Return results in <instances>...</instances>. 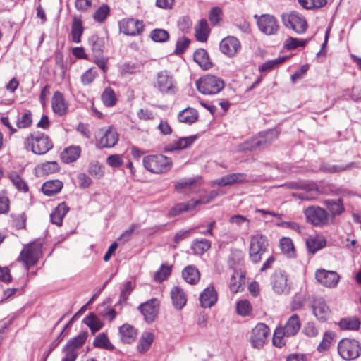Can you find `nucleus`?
I'll return each mask as SVG.
<instances>
[{
	"label": "nucleus",
	"instance_id": "f257e3e1",
	"mask_svg": "<svg viewBox=\"0 0 361 361\" xmlns=\"http://www.w3.org/2000/svg\"><path fill=\"white\" fill-rule=\"evenodd\" d=\"M279 133L276 129L261 132L256 136L241 143L238 147V152L261 150L270 145L277 137Z\"/></svg>",
	"mask_w": 361,
	"mask_h": 361
},
{
	"label": "nucleus",
	"instance_id": "f03ea898",
	"mask_svg": "<svg viewBox=\"0 0 361 361\" xmlns=\"http://www.w3.org/2000/svg\"><path fill=\"white\" fill-rule=\"evenodd\" d=\"M142 164L146 170L156 174L166 173L173 166L171 158L163 154L146 156L142 159Z\"/></svg>",
	"mask_w": 361,
	"mask_h": 361
},
{
	"label": "nucleus",
	"instance_id": "7ed1b4c3",
	"mask_svg": "<svg viewBox=\"0 0 361 361\" xmlns=\"http://www.w3.org/2000/svg\"><path fill=\"white\" fill-rule=\"evenodd\" d=\"M25 145L30 147L35 154H44L53 147V143L49 137L43 133L34 132L30 133L25 140Z\"/></svg>",
	"mask_w": 361,
	"mask_h": 361
},
{
	"label": "nucleus",
	"instance_id": "20e7f679",
	"mask_svg": "<svg viewBox=\"0 0 361 361\" xmlns=\"http://www.w3.org/2000/svg\"><path fill=\"white\" fill-rule=\"evenodd\" d=\"M154 87L163 94H174L178 90L177 83L173 75L166 70L158 72Z\"/></svg>",
	"mask_w": 361,
	"mask_h": 361
},
{
	"label": "nucleus",
	"instance_id": "39448f33",
	"mask_svg": "<svg viewBox=\"0 0 361 361\" xmlns=\"http://www.w3.org/2000/svg\"><path fill=\"white\" fill-rule=\"evenodd\" d=\"M338 353L345 360H353L361 355V343L351 338H343L338 343Z\"/></svg>",
	"mask_w": 361,
	"mask_h": 361
},
{
	"label": "nucleus",
	"instance_id": "423d86ee",
	"mask_svg": "<svg viewBox=\"0 0 361 361\" xmlns=\"http://www.w3.org/2000/svg\"><path fill=\"white\" fill-rule=\"evenodd\" d=\"M196 87L203 94H215L224 87V82L216 76L207 75L196 81Z\"/></svg>",
	"mask_w": 361,
	"mask_h": 361
},
{
	"label": "nucleus",
	"instance_id": "0eeeda50",
	"mask_svg": "<svg viewBox=\"0 0 361 361\" xmlns=\"http://www.w3.org/2000/svg\"><path fill=\"white\" fill-rule=\"evenodd\" d=\"M269 246L268 240L262 234H255L250 237L249 257L253 263L261 261L262 255L267 252Z\"/></svg>",
	"mask_w": 361,
	"mask_h": 361
},
{
	"label": "nucleus",
	"instance_id": "6e6552de",
	"mask_svg": "<svg viewBox=\"0 0 361 361\" xmlns=\"http://www.w3.org/2000/svg\"><path fill=\"white\" fill-rule=\"evenodd\" d=\"M281 20L283 25L290 28L297 34H303L307 29V23L305 17L296 11L283 13Z\"/></svg>",
	"mask_w": 361,
	"mask_h": 361
},
{
	"label": "nucleus",
	"instance_id": "1a4fd4ad",
	"mask_svg": "<svg viewBox=\"0 0 361 361\" xmlns=\"http://www.w3.org/2000/svg\"><path fill=\"white\" fill-rule=\"evenodd\" d=\"M306 221L315 226L328 224L329 214L319 206H310L304 210Z\"/></svg>",
	"mask_w": 361,
	"mask_h": 361
},
{
	"label": "nucleus",
	"instance_id": "9d476101",
	"mask_svg": "<svg viewBox=\"0 0 361 361\" xmlns=\"http://www.w3.org/2000/svg\"><path fill=\"white\" fill-rule=\"evenodd\" d=\"M254 18L257 20L259 30L264 35H274L278 32L279 25L274 16L270 14L258 16L255 14Z\"/></svg>",
	"mask_w": 361,
	"mask_h": 361
},
{
	"label": "nucleus",
	"instance_id": "9b49d317",
	"mask_svg": "<svg viewBox=\"0 0 361 361\" xmlns=\"http://www.w3.org/2000/svg\"><path fill=\"white\" fill-rule=\"evenodd\" d=\"M269 335V329L264 323H258L252 330L250 342L253 348L259 349L263 347Z\"/></svg>",
	"mask_w": 361,
	"mask_h": 361
},
{
	"label": "nucleus",
	"instance_id": "f8f14e48",
	"mask_svg": "<svg viewBox=\"0 0 361 361\" xmlns=\"http://www.w3.org/2000/svg\"><path fill=\"white\" fill-rule=\"evenodd\" d=\"M201 185V178H184L175 184V189L179 193L192 194L199 191Z\"/></svg>",
	"mask_w": 361,
	"mask_h": 361
},
{
	"label": "nucleus",
	"instance_id": "ddd939ff",
	"mask_svg": "<svg viewBox=\"0 0 361 361\" xmlns=\"http://www.w3.org/2000/svg\"><path fill=\"white\" fill-rule=\"evenodd\" d=\"M315 278L321 285L330 288L336 287L340 281V276L336 271L323 269L316 271Z\"/></svg>",
	"mask_w": 361,
	"mask_h": 361
},
{
	"label": "nucleus",
	"instance_id": "4468645a",
	"mask_svg": "<svg viewBox=\"0 0 361 361\" xmlns=\"http://www.w3.org/2000/svg\"><path fill=\"white\" fill-rule=\"evenodd\" d=\"M97 140V146L99 148H110L114 147L118 142V134L111 127L107 129H100Z\"/></svg>",
	"mask_w": 361,
	"mask_h": 361
},
{
	"label": "nucleus",
	"instance_id": "2eb2a0df",
	"mask_svg": "<svg viewBox=\"0 0 361 361\" xmlns=\"http://www.w3.org/2000/svg\"><path fill=\"white\" fill-rule=\"evenodd\" d=\"M248 181L247 175L245 173H233L222 176L212 182V185L221 187L241 184Z\"/></svg>",
	"mask_w": 361,
	"mask_h": 361
},
{
	"label": "nucleus",
	"instance_id": "dca6fc26",
	"mask_svg": "<svg viewBox=\"0 0 361 361\" xmlns=\"http://www.w3.org/2000/svg\"><path fill=\"white\" fill-rule=\"evenodd\" d=\"M312 309L315 317L321 322L327 320L330 316L331 310L329 307L322 298H315L313 299Z\"/></svg>",
	"mask_w": 361,
	"mask_h": 361
},
{
	"label": "nucleus",
	"instance_id": "f3484780",
	"mask_svg": "<svg viewBox=\"0 0 361 361\" xmlns=\"http://www.w3.org/2000/svg\"><path fill=\"white\" fill-rule=\"evenodd\" d=\"M143 27L142 22L133 18L123 19L119 23L120 30L126 35H140L142 32Z\"/></svg>",
	"mask_w": 361,
	"mask_h": 361
},
{
	"label": "nucleus",
	"instance_id": "a211bd4d",
	"mask_svg": "<svg viewBox=\"0 0 361 361\" xmlns=\"http://www.w3.org/2000/svg\"><path fill=\"white\" fill-rule=\"evenodd\" d=\"M138 309L144 316L147 322H152L158 314L159 302L157 299H152L141 304Z\"/></svg>",
	"mask_w": 361,
	"mask_h": 361
},
{
	"label": "nucleus",
	"instance_id": "6ab92c4d",
	"mask_svg": "<svg viewBox=\"0 0 361 361\" xmlns=\"http://www.w3.org/2000/svg\"><path fill=\"white\" fill-rule=\"evenodd\" d=\"M271 283L274 291L277 294L288 293L287 276L281 271H276L271 276Z\"/></svg>",
	"mask_w": 361,
	"mask_h": 361
},
{
	"label": "nucleus",
	"instance_id": "aec40b11",
	"mask_svg": "<svg viewBox=\"0 0 361 361\" xmlns=\"http://www.w3.org/2000/svg\"><path fill=\"white\" fill-rule=\"evenodd\" d=\"M219 49L224 54L233 56L240 49V43L235 37H227L221 41Z\"/></svg>",
	"mask_w": 361,
	"mask_h": 361
},
{
	"label": "nucleus",
	"instance_id": "412c9836",
	"mask_svg": "<svg viewBox=\"0 0 361 361\" xmlns=\"http://www.w3.org/2000/svg\"><path fill=\"white\" fill-rule=\"evenodd\" d=\"M217 301V293L213 286L206 288L200 295V302L202 307L209 308Z\"/></svg>",
	"mask_w": 361,
	"mask_h": 361
},
{
	"label": "nucleus",
	"instance_id": "4be33fe9",
	"mask_svg": "<svg viewBox=\"0 0 361 361\" xmlns=\"http://www.w3.org/2000/svg\"><path fill=\"white\" fill-rule=\"evenodd\" d=\"M171 298L173 307L178 310H182L187 303L185 291L179 286H174L171 290Z\"/></svg>",
	"mask_w": 361,
	"mask_h": 361
},
{
	"label": "nucleus",
	"instance_id": "5701e85b",
	"mask_svg": "<svg viewBox=\"0 0 361 361\" xmlns=\"http://www.w3.org/2000/svg\"><path fill=\"white\" fill-rule=\"evenodd\" d=\"M197 135L180 137L173 145H169L164 147V152H171L176 150H181L190 147L197 140Z\"/></svg>",
	"mask_w": 361,
	"mask_h": 361
},
{
	"label": "nucleus",
	"instance_id": "b1692460",
	"mask_svg": "<svg viewBox=\"0 0 361 361\" xmlns=\"http://www.w3.org/2000/svg\"><path fill=\"white\" fill-rule=\"evenodd\" d=\"M209 200L202 201V200H190L188 202H182L177 204L170 210V215L172 216H175L178 215L184 212H188L193 208H195L197 205L201 203H207Z\"/></svg>",
	"mask_w": 361,
	"mask_h": 361
},
{
	"label": "nucleus",
	"instance_id": "393cba45",
	"mask_svg": "<svg viewBox=\"0 0 361 361\" xmlns=\"http://www.w3.org/2000/svg\"><path fill=\"white\" fill-rule=\"evenodd\" d=\"M182 276L185 282L195 285L200 279V272L195 265H188L182 271Z\"/></svg>",
	"mask_w": 361,
	"mask_h": 361
},
{
	"label": "nucleus",
	"instance_id": "a878e982",
	"mask_svg": "<svg viewBox=\"0 0 361 361\" xmlns=\"http://www.w3.org/2000/svg\"><path fill=\"white\" fill-rule=\"evenodd\" d=\"M19 258L28 269L37 262V253L35 250L28 246L21 251Z\"/></svg>",
	"mask_w": 361,
	"mask_h": 361
},
{
	"label": "nucleus",
	"instance_id": "bb28decb",
	"mask_svg": "<svg viewBox=\"0 0 361 361\" xmlns=\"http://www.w3.org/2000/svg\"><path fill=\"white\" fill-rule=\"evenodd\" d=\"M52 109L59 116L64 115L68 109L63 95L60 92H55L51 101Z\"/></svg>",
	"mask_w": 361,
	"mask_h": 361
},
{
	"label": "nucleus",
	"instance_id": "cd10ccee",
	"mask_svg": "<svg viewBox=\"0 0 361 361\" xmlns=\"http://www.w3.org/2000/svg\"><path fill=\"white\" fill-rule=\"evenodd\" d=\"M326 245L324 238L319 235H310L306 240L307 248L311 254L314 255L318 250L324 248Z\"/></svg>",
	"mask_w": 361,
	"mask_h": 361
},
{
	"label": "nucleus",
	"instance_id": "c85d7f7f",
	"mask_svg": "<svg viewBox=\"0 0 361 361\" xmlns=\"http://www.w3.org/2000/svg\"><path fill=\"white\" fill-rule=\"evenodd\" d=\"M81 154L80 146L73 145L66 147L61 154V158L64 163L69 164L75 161Z\"/></svg>",
	"mask_w": 361,
	"mask_h": 361
},
{
	"label": "nucleus",
	"instance_id": "c756f323",
	"mask_svg": "<svg viewBox=\"0 0 361 361\" xmlns=\"http://www.w3.org/2000/svg\"><path fill=\"white\" fill-rule=\"evenodd\" d=\"M63 185V183L59 180H47L42 185V191L47 196H52L59 193Z\"/></svg>",
	"mask_w": 361,
	"mask_h": 361
},
{
	"label": "nucleus",
	"instance_id": "7c9ffc66",
	"mask_svg": "<svg viewBox=\"0 0 361 361\" xmlns=\"http://www.w3.org/2000/svg\"><path fill=\"white\" fill-rule=\"evenodd\" d=\"M193 59L194 61L204 70H208L212 66L208 54L204 49H199L196 50L194 53Z\"/></svg>",
	"mask_w": 361,
	"mask_h": 361
},
{
	"label": "nucleus",
	"instance_id": "2f4dec72",
	"mask_svg": "<svg viewBox=\"0 0 361 361\" xmlns=\"http://www.w3.org/2000/svg\"><path fill=\"white\" fill-rule=\"evenodd\" d=\"M68 207L65 203L59 204L50 214L51 223L57 226H61L63 219L68 212Z\"/></svg>",
	"mask_w": 361,
	"mask_h": 361
},
{
	"label": "nucleus",
	"instance_id": "473e14b6",
	"mask_svg": "<svg viewBox=\"0 0 361 361\" xmlns=\"http://www.w3.org/2000/svg\"><path fill=\"white\" fill-rule=\"evenodd\" d=\"M119 334L121 341L125 343H130L135 341L137 331L135 329L129 325L123 324L119 328Z\"/></svg>",
	"mask_w": 361,
	"mask_h": 361
},
{
	"label": "nucleus",
	"instance_id": "72a5a7b5",
	"mask_svg": "<svg viewBox=\"0 0 361 361\" xmlns=\"http://www.w3.org/2000/svg\"><path fill=\"white\" fill-rule=\"evenodd\" d=\"M324 204L327 207L332 216L341 215L345 211L342 199L326 200Z\"/></svg>",
	"mask_w": 361,
	"mask_h": 361
},
{
	"label": "nucleus",
	"instance_id": "f704fd0d",
	"mask_svg": "<svg viewBox=\"0 0 361 361\" xmlns=\"http://www.w3.org/2000/svg\"><path fill=\"white\" fill-rule=\"evenodd\" d=\"M301 323L299 317L297 314L292 315L283 326L286 336H295L300 329Z\"/></svg>",
	"mask_w": 361,
	"mask_h": 361
},
{
	"label": "nucleus",
	"instance_id": "c9c22d12",
	"mask_svg": "<svg viewBox=\"0 0 361 361\" xmlns=\"http://www.w3.org/2000/svg\"><path fill=\"white\" fill-rule=\"evenodd\" d=\"M198 118L197 111L192 108H186L179 112L178 115V121L181 123L191 124L195 123Z\"/></svg>",
	"mask_w": 361,
	"mask_h": 361
},
{
	"label": "nucleus",
	"instance_id": "e433bc0d",
	"mask_svg": "<svg viewBox=\"0 0 361 361\" xmlns=\"http://www.w3.org/2000/svg\"><path fill=\"white\" fill-rule=\"evenodd\" d=\"M211 247V242L207 239H195L191 243V250L195 255H202Z\"/></svg>",
	"mask_w": 361,
	"mask_h": 361
},
{
	"label": "nucleus",
	"instance_id": "4c0bfd02",
	"mask_svg": "<svg viewBox=\"0 0 361 361\" xmlns=\"http://www.w3.org/2000/svg\"><path fill=\"white\" fill-rule=\"evenodd\" d=\"M84 29L80 18L74 16L71 26V36L73 41L75 43L80 42V37L83 33Z\"/></svg>",
	"mask_w": 361,
	"mask_h": 361
},
{
	"label": "nucleus",
	"instance_id": "58836bf2",
	"mask_svg": "<svg viewBox=\"0 0 361 361\" xmlns=\"http://www.w3.org/2000/svg\"><path fill=\"white\" fill-rule=\"evenodd\" d=\"M7 177L12 182L13 185L18 190L22 191L23 192L28 191V185L25 181L20 176V175L17 173V172L11 171L8 173Z\"/></svg>",
	"mask_w": 361,
	"mask_h": 361
},
{
	"label": "nucleus",
	"instance_id": "ea45409f",
	"mask_svg": "<svg viewBox=\"0 0 361 361\" xmlns=\"http://www.w3.org/2000/svg\"><path fill=\"white\" fill-rule=\"evenodd\" d=\"M83 322L90 329L92 334L99 331L104 326L101 319L94 313H90L84 318Z\"/></svg>",
	"mask_w": 361,
	"mask_h": 361
},
{
	"label": "nucleus",
	"instance_id": "a19ab883",
	"mask_svg": "<svg viewBox=\"0 0 361 361\" xmlns=\"http://www.w3.org/2000/svg\"><path fill=\"white\" fill-rule=\"evenodd\" d=\"M209 33L208 24L206 20L202 19L195 27V37L200 42H206Z\"/></svg>",
	"mask_w": 361,
	"mask_h": 361
},
{
	"label": "nucleus",
	"instance_id": "79ce46f5",
	"mask_svg": "<svg viewBox=\"0 0 361 361\" xmlns=\"http://www.w3.org/2000/svg\"><path fill=\"white\" fill-rule=\"evenodd\" d=\"M280 247L282 252L288 257H293L295 255V247L293 240L288 237H283L280 240Z\"/></svg>",
	"mask_w": 361,
	"mask_h": 361
},
{
	"label": "nucleus",
	"instance_id": "37998d69",
	"mask_svg": "<svg viewBox=\"0 0 361 361\" xmlns=\"http://www.w3.org/2000/svg\"><path fill=\"white\" fill-rule=\"evenodd\" d=\"M339 326L343 330H357L360 326V322L355 317H346L340 321Z\"/></svg>",
	"mask_w": 361,
	"mask_h": 361
},
{
	"label": "nucleus",
	"instance_id": "c03bdc74",
	"mask_svg": "<svg viewBox=\"0 0 361 361\" xmlns=\"http://www.w3.org/2000/svg\"><path fill=\"white\" fill-rule=\"evenodd\" d=\"M154 340V336L152 333L145 334L140 339L137 349L139 353H143L147 351Z\"/></svg>",
	"mask_w": 361,
	"mask_h": 361
},
{
	"label": "nucleus",
	"instance_id": "a18cd8bd",
	"mask_svg": "<svg viewBox=\"0 0 361 361\" xmlns=\"http://www.w3.org/2000/svg\"><path fill=\"white\" fill-rule=\"evenodd\" d=\"M94 347L104 348L106 350H113L114 346L110 343L107 335L105 333L99 334L93 342Z\"/></svg>",
	"mask_w": 361,
	"mask_h": 361
},
{
	"label": "nucleus",
	"instance_id": "49530a36",
	"mask_svg": "<svg viewBox=\"0 0 361 361\" xmlns=\"http://www.w3.org/2000/svg\"><path fill=\"white\" fill-rule=\"evenodd\" d=\"M243 259L242 251L239 250H232L228 259V264L230 268L236 270L235 267L241 264Z\"/></svg>",
	"mask_w": 361,
	"mask_h": 361
},
{
	"label": "nucleus",
	"instance_id": "de8ad7c7",
	"mask_svg": "<svg viewBox=\"0 0 361 361\" xmlns=\"http://www.w3.org/2000/svg\"><path fill=\"white\" fill-rule=\"evenodd\" d=\"M242 281L243 274L241 272H238L237 270H234L233 274L231 275L230 279V290L233 293H238L241 286Z\"/></svg>",
	"mask_w": 361,
	"mask_h": 361
},
{
	"label": "nucleus",
	"instance_id": "09e8293b",
	"mask_svg": "<svg viewBox=\"0 0 361 361\" xmlns=\"http://www.w3.org/2000/svg\"><path fill=\"white\" fill-rule=\"evenodd\" d=\"M87 334L86 332H82L75 338L68 341L65 348L73 349L75 350L76 348L82 346L86 341Z\"/></svg>",
	"mask_w": 361,
	"mask_h": 361
},
{
	"label": "nucleus",
	"instance_id": "8fccbe9b",
	"mask_svg": "<svg viewBox=\"0 0 361 361\" xmlns=\"http://www.w3.org/2000/svg\"><path fill=\"white\" fill-rule=\"evenodd\" d=\"M353 163L345 166L338 164H324L320 166V170L326 173H338L351 169Z\"/></svg>",
	"mask_w": 361,
	"mask_h": 361
},
{
	"label": "nucleus",
	"instance_id": "3c124183",
	"mask_svg": "<svg viewBox=\"0 0 361 361\" xmlns=\"http://www.w3.org/2000/svg\"><path fill=\"white\" fill-rule=\"evenodd\" d=\"M102 100L106 106H113L117 101L114 91L110 88H106L102 94Z\"/></svg>",
	"mask_w": 361,
	"mask_h": 361
},
{
	"label": "nucleus",
	"instance_id": "603ef678",
	"mask_svg": "<svg viewBox=\"0 0 361 361\" xmlns=\"http://www.w3.org/2000/svg\"><path fill=\"white\" fill-rule=\"evenodd\" d=\"M37 169L41 171L42 174L48 175L58 171L60 167L56 161H47L38 165Z\"/></svg>",
	"mask_w": 361,
	"mask_h": 361
},
{
	"label": "nucleus",
	"instance_id": "864d4df0",
	"mask_svg": "<svg viewBox=\"0 0 361 361\" xmlns=\"http://www.w3.org/2000/svg\"><path fill=\"white\" fill-rule=\"evenodd\" d=\"M88 172L91 176L100 178L104 174V166L99 161H92L89 164Z\"/></svg>",
	"mask_w": 361,
	"mask_h": 361
},
{
	"label": "nucleus",
	"instance_id": "5fc2aeb1",
	"mask_svg": "<svg viewBox=\"0 0 361 361\" xmlns=\"http://www.w3.org/2000/svg\"><path fill=\"white\" fill-rule=\"evenodd\" d=\"M307 40L299 39L294 37H288L284 42V47L288 50H293L300 47H305Z\"/></svg>",
	"mask_w": 361,
	"mask_h": 361
},
{
	"label": "nucleus",
	"instance_id": "6e6d98bb",
	"mask_svg": "<svg viewBox=\"0 0 361 361\" xmlns=\"http://www.w3.org/2000/svg\"><path fill=\"white\" fill-rule=\"evenodd\" d=\"M152 39L157 42H164L169 39V32L163 29H154L150 33Z\"/></svg>",
	"mask_w": 361,
	"mask_h": 361
},
{
	"label": "nucleus",
	"instance_id": "4d7b16f0",
	"mask_svg": "<svg viewBox=\"0 0 361 361\" xmlns=\"http://www.w3.org/2000/svg\"><path fill=\"white\" fill-rule=\"evenodd\" d=\"M171 273V267L162 264L160 269L154 274V280L157 282L164 281Z\"/></svg>",
	"mask_w": 361,
	"mask_h": 361
},
{
	"label": "nucleus",
	"instance_id": "13d9d810",
	"mask_svg": "<svg viewBox=\"0 0 361 361\" xmlns=\"http://www.w3.org/2000/svg\"><path fill=\"white\" fill-rule=\"evenodd\" d=\"M286 59V57L283 56L266 61L259 67V71L264 72L270 71L278 65L283 63Z\"/></svg>",
	"mask_w": 361,
	"mask_h": 361
},
{
	"label": "nucleus",
	"instance_id": "bf43d9fd",
	"mask_svg": "<svg viewBox=\"0 0 361 361\" xmlns=\"http://www.w3.org/2000/svg\"><path fill=\"white\" fill-rule=\"evenodd\" d=\"M236 310L238 314L242 316H247L252 312V306L250 302L247 300L239 301L236 305Z\"/></svg>",
	"mask_w": 361,
	"mask_h": 361
},
{
	"label": "nucleus",
	"instance_id": "052dcab7",
	"mask_svg": "<svg viewBox=\"0 0 361 361\" xmlns=\"http://www.w3.org/2000/svg\"><path fill=\"white\" fill-rule=\"evenodd\" d=\"M334 336V333L329 331L326 332L324 334L322 341L320 342L317 347L318 351L323 352L328 350L331 345Z\"/></svg>",
	"mask_w": 361,
	"mask_h": 361
},
{
	"label": "nucleus",
	"instance_id": "680f3d73",
	"mask_svg": "<svg viewBox=\"0 0 361 361\" xmlns=\"http://www.w3.org/2000/svg\"><path fill=\"white\" fill-rule=\"evenodd\" d=\"M109 7L106 4L102 5L94 13V19L97 22H103L109 16Z\"/></svg>",
	"mask_w": 361,
	"mask_h": 361
},
{
	"label": "nucleus",
	"instance_id": "e2e57ef3",
	"mask_svg": "<svg viewBox=\"0 0 361 361\" xmlns=\"http://www.w3.org/2000/svg\"><path fill=\"white\" fill-rule=\"evenodd\" d=\"M222 10L221 8L216 6L212 8L209 13V20L212 25H216L221 20Z\"/></svg>",
	"mask_w": 361,
	"mask_h": 361
},
{
	"label": "nucleus",
	"instance_id": "0e129e2a",
	"mask_svg": "<svg viewBox=\"0 0 361 361\" xmlns=\"http://www.w3.org/2000/svg\"><path fill=\"white\" fill-rule=\"evenodd\" d=\"M97 75V71L95 68H90L87 70L81 76V82L84 85L91 84L95 77Z\"/></svg>",
	"mask_w": 361,
	"mask_h": 361
},
{
	"label": "nucleus",
	"instance_id": "69168bd1",
	"mask_svg": "<svg viewBox=\"0 0 361 361\" xmlns=\"http://www.w3.org/2000/svg\"><path fill=\"white\" fill-rule=\"evenodd\" d=\"M139 71L138 66L131 62H126L120 68V72L122 75L135 74Z\"/></svg>",
	"mask_w": 361,
	"mask_h": 361
},
{
	"label": "nucleus",
	"instance_id": "338daca9",
	"mask_svg": "<svg viewBox=\"0 0 361 361\" xmlns=\"http://www.w3.org/2000/svg\"><path fill=\"white\" fill-rule=\"evenodd\" d=\"M279 226L291 229L298 233H302L305 227L295 221H281V223L277 224Z\"/></svg>",
	"mask_w": 361,
	"mask_h": 361
},
{
	"label": "nucleus",
	"instance_id": "774afa93",
	"mask_svg": "<svg viewBox=\"0 0 361 361\" xmlns=\"http://www.w3.org/2000/svg\"><path fill=\"white\" fill-rule=\"evenodd\" d=\"M32 114L30 111L25 112L17 121V126L19 128H27L32 124Z\"/></svg>",
	"mask_w": 361,
	"mask_h": 361
}]
</instances>
